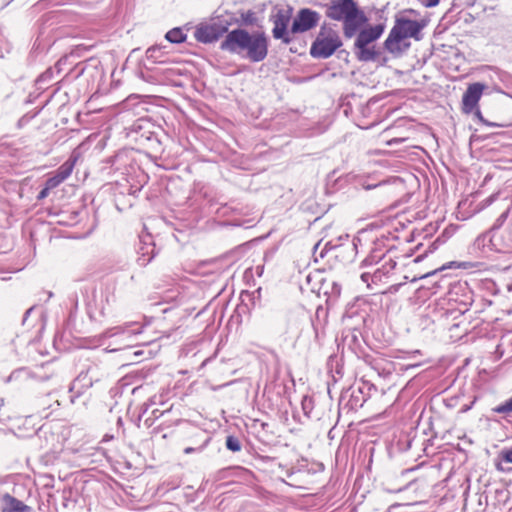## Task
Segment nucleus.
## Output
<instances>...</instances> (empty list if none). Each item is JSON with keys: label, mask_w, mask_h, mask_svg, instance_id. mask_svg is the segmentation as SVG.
I'll return each instance as SVG.
<instances>
[{"label": "nucleus", "mask_w": 512, "mask_h": 512, "mask_svg": "<svg viewBox=\"0 0 512 512\" xmlns=\"http://www.w3.org/2000/svg\"><path fill=\"white\" fill-rule=\"evenodd\" d=\"M440 2V0H426V7H434L436 5H438V3Z\"/></svg>", "instance_id": "5701e85b"}, {"label": "nucleus", "mask_w": 512, "mask_h": 512, "mask_svg": "<svg viewBox=\"0 0 512 512\" xmlns=\"http://www.w3.org/2000/svg\"><path fill=\"white\" fill-rule=\"evenodd\" d=\"M225 28L212 24V25H200L194 32L195 38L202 43H212L217 41L225 32Z\"/></svg>", "instance_id": "1a4fd4ad"}, {"label": "nucleus", "mask_w": 512, "mask_h": 512, "mask_svg": "<svg viewBox=\"0 0 512 512\" xmlns=\"http://www.w3.org/2000/svg\"><path fill=\"white\" fill-rule=\"evenodd\" d=\"M385 276L384 272L380 269H377L373 272V274L370 273V278L372 285H377L378 282L382 281V278Z\"/></svg>", "instance_id": "f3484780"}, {"label": "nucleus", "mask_w": 512, "mask_h": 512, "mask_svg": "<svg viewBox=\"0 0 512 512\" xmlns=\"http://www.w3.org/2000/svg\"><path fill=\"white\" fill-rule=\"evenodd\" d=\"M341 46L342 41L338 33L331 28L322 27L310 48V54L315 58L325 59Z\"/></svg>", "instance_id": "39448f33"}, {"label": "nucleus", "mask_w": 512, "mask_h": 512, "mask_svg": "<svg viewBox=\"0 0 512 512\" xmlns=\"http://www.w3.org/2000/svg\"><path fill=\"white\" fill-rule=\"evenodd\" d=\"M226 447L233 452H238L241 449V444L237 438L228 436L226 439Z\"/></svg>", "instance_id": "dca6fc26"}, {"label": "nucleus", "mask_w": 512, "mask_h": 512, "mask_svg": "<svg viewBox=\"0 0 512 512\" xmlns=\"http://www.w3.org/2000/svg\"><path fill=\"white\" fill-rule=\"evenodd\" d=\"M51 189H48V186L45 184V187L40 191L39 195H38V199L39 200H42L44 198H46L49 194Z\"/></svg>", "instance_id": "412c9836"}, {"label": "nucleus", "mask_w": 512, "mask_h": 512, "mask_svg": "<svg viewBox=\"0 0 512 512\" xmlns=\"http://www.w3.org/2000/svg\"><path fill=\"white\" fill-rule=\"evenodd\" d=\"M472 113H474V115L477 117V119H479L482 123L486 124V125H490L482 116V113L481 111L479 110V108L477 107Z\"/></svg>", "instance_id": "4be33fe9"}, {"label": "nucleus", "mask_w": 512, "mask_h": 512, "mask_svg": "<svg viewBox=\"0 0 512 512\" xmlns=\"http://www.w3.org/2000/svg\"><path fill=\"white\" fill-rule=\"evenodd\" d=\"M195 450L196 449L193 448V447H187V448H185L184 453L185 454H190V453L194 452Z\"/></svg>", "instance_id": "b1692460"}, {"label": "nucleus", "mask_w": 512, "mask_h": 512, "mask_svg": "<svg viewBox=\"0 0 512 512\" xmlns=\"http://www.w3.org/2000/svg\"><path fill=\"white\" fill-rule=\"evenodd\" d=\"M424 26V23L416 20L397 19L384 42L385 49L395 56L401 55L410 47V43L406 42V39L414 38L415 40H420V33Z\"/></svg>", "instance_id": "7ed1b4c3"}, {"label": "nucleus", "mask_w": 512, "mask_h": 512, "mask_svg": "<svg viewBox=\"0 0 512 512\" xmlns=\"http://www.w3.org/2000/svg\"><path fill=\"white\" fill-rule=\"evenodd\" d=\"M496 469H497L498 471H500V472H504V471H505V469L503 468V466H502V464H501V463H497V464H496Z\"/></svg>", "instance_id": "393cba45"}, {"label": "nucleus", "mask_w": 512, "mask_h": 512, "mask_svg": "<svg viewBox=\"0 0 512 512\" xmlns=\"http://www.w3.org/2000/svg\"><path fill=\"white\" fill-rule=\"evenodd\" d=\"M320 20V14L314 10L300 9L293 20L291 33H303L316 27Z\"/></svg>", "instance_id": "423d86ee"}, {"label": "nucleus", "mask_w": 512, "mask_h": 512, "mask_svg": "<svg viewBox=\"0 0 512 512\" xmlns=\"http://www.w3.org/2000/svg\"><path fill=\"white\" fill-rule=\"evenodd\" d=\"M507 214H508V211L504 212V213L501 215L500 219H505V218L507 217Z\"/></svg>", "instance_id": "a878e982"}, {"label": "nucleus", "mask_w": 512, "mask_h": 512, "mask_svg": "<svg viewBox=\"0 0 512 512\" xmlns=\"http://www.w3.org/2000/svg\"><path fill=\"white\" fill-rule=\"evenodd\" d=\"M209 439L205 440L204 444L201 446V448H204L208 444Z\"/></svg>", "instance_id": "bb28decb"}, {"label": "nucleus", "mask_w": 512, "mask_h": 512, "mask_svg": "<svg viewBox=\"0 0 512 512\" xmlns=\"http://www.w3.org/2000/svg\"><path fill=\"white\" fill-rule=\"evenodd\" d=\"M383 31L384 26L382 24L360 31L354 44L357 49L356 56L358 60L369 62L374 61L378 57V51L375 45H373V42L380 38Z\"/></svg>", "instance_id": "20e7f679"}, {"label": "nucleus", "mask_w": 512, "mask_h": 512, "mask_svg": "<svg viewBox=\"0 0 512 512\" xmlns=\"http://www.w3.org/2000/svg\"><path fill=\"white\" fill-rule=\"evenodd\" d=\"M325 14L334 21L343 23L346 37H352L367 18L354 0H331L325 5Z\"/></svg>", "instance_id": "f03ea898"}, {"label": "nucleus", "mask_w": 512, "mask_h": 512, "mask_svg": "<svg viewBox=\"0 0 512 512\" xmlns=\"http://www.w3.org/2000/svg\"><path fill=\"white\" fill-rule=\"evenodd\" d=\"M451 268H467V263H464V262H456V261H451V262H448L444 265H442L440 268H437L433 271H430L426 274H424L423 276H421L420 278L423 279V278H428L430 276H433L435 275L436 273H438L439 271H444L446 269H451Z\"/></svg>", "instance_id": "f8f14e48"}, {"label": "nucleus", "mask_w": 512, "mask_h": 512, "mask_svg": "<svg viewBox=\"0 0 512 512\" xmlns=\"http://www.w3.org/2000/svg\"><path fill=\"white\" fill-rule=\"evenodd\" d=\"M361 280L366 283L367 285V288H372V282H371V278H370V273L369 272H363L361 274Z\"/></svg>", "instance_id": "aec40b11"}, {"label": "nucleus", "mask_w": 512, "mask_h": 512, "mask_svg": "<svg viewBox=\"0 0 512 512\" xmlns=\"http://www.w3.org/2000/svg\"><path fill=\"white\" fill-rule=\"evenodd\" d=\"M62 182H63V181H62V180H60V179L58 178V176H57V175H55V176H53V177L49 178V179L46 181V183H45V184L48 186V189H51V190H52V189L56 188L57 186H59Z\"/></svg>", "instance_id": "a211bd4d"}, {"label": "nucleus", "mask_w": 512, "mask_h": 512, "mask_svg": "<svg viewBox=\"0 0 512 512\" xmlns=\"http://www.w3.org/2000/svg\"><path fill=\"white\" fill-rule=\"evenodd\" d=\"M485 89L486 85L479 82L468 85L462 97L463 113L470 114L478 107L479 100Z\"/></svg>", "instance_id": "6e6552de"}, {"label": "nucleus", "mask_w": 512, "mask_h": 512, "mask_svg": "<svg viewBox=\"0 0 512 512\" xmlns=\"http://www.w3.org/2000/svg\"><path fill=\"white\" fill-rule=\"evenodd\" d=\"M490 243L496 251H504L508 245L502 241V233L498 230L490 232Z\"/></svg>", "instance_id": "9b49d317"}, {"label": "nucleus", "mask_w": 512, "mask_h": 512, "mask_svg": "<svg viewBox=\"0 0 512 512\" xmlns=\"http://www.w3.org/2000/svg\"><path fill=\"white\" fill-rule=\"evenodd\" d=\"M500 456L503 461L512 464V447L501 451Z\"/></svg>", "instance_id": "6ab92c4d"}, {"label": "nucleus", "mask_w": 512, "mask_h": 512, "mask_svg": "<svg viewBox=\"0 0 512 512\" xmlns=\"http://www.w3.org/2000/svg\"><path fill=\"white\" fill-rule=\"evenodd\" d=\"M220 47L230 53L241 54L245 52L246 57L253 62L264 60L268 54V43L265 34L255 33L251 35L244 29L230 31Z\"/></svg>", "instance_id": "f257e3e1"}, {"label": "nucleus", "mask_w": 512, "mask_h": 512, "mask_svg": "<svg viewBox=\"0 0 512 512\" xmlns=\"http://www.w3.org/2000/svg\"><path fill=\"white\" fill-rule=\"evenodd\" d=\"M290 20L291 14L284 10H279L272 18V35L275 39L282 40L284 44H289L292 41L290 37L291 30H288Z\"/></svg>", "instance_id": "0eeeda50"}, {"label": "nucleus", "mask_w": 512, "mask_h": 512, "mask_svg": "<svg viewBox=\"0 0 512 512\" xmlns=\"http://www.w3.org/2000/svg\"><path fill=\"white\" fill-rule=\"evenodd\" d=\"M2 501L4 504V512H25L28 510L27 505L10 494H5L2 497Z\"/></svg>", "instance_id": "9d476101"}, {"label": "nucleus", "mask_w": 512, "mask_h": 512, "mask_svg": "<svg viewBox=\"0 0 512 512\" xmlns=\"http://www.w3.org/2000/svg\"><path fill=\"white\" fill-rule=\"evenodd\" d=\"M74 165V161H66L65 163H63L57 170L56 175L58 176V178L62 181L67 179L71 175Z\"/></svg>", "instance_id": "ddd939ff"}, {"label": "nucleus", "mask_w": 512, "mask_h": 512, "mask_svg": "<svg viewBox=\"0 0 512 512\" xmlns=\"http://www.w3.org/2000/svg\"><path fill=\"white\" fill-rule=\"evenodd\" d=\"M493 411L498 414L512 413V397L509 398L504 403H502L501 405H498L495 408H493Z\"/></svg>", "instance_id": "2eb2a0df"}, {"label": "nucleus", "mask_w": 512, "mask_h": 512, "mask_svg": "<svg viewBox=\"0 0 512 512\" xmlns=\"http://www.w3.org/2000/svg\"><path fill=\"white\" fill-rule=\"evenodd\" d=\"M165 37L171 43H181L186 39V35L180 28H173L167 32Z\"/></svg>", "instance_id": "4468645a"}]
</instances>
